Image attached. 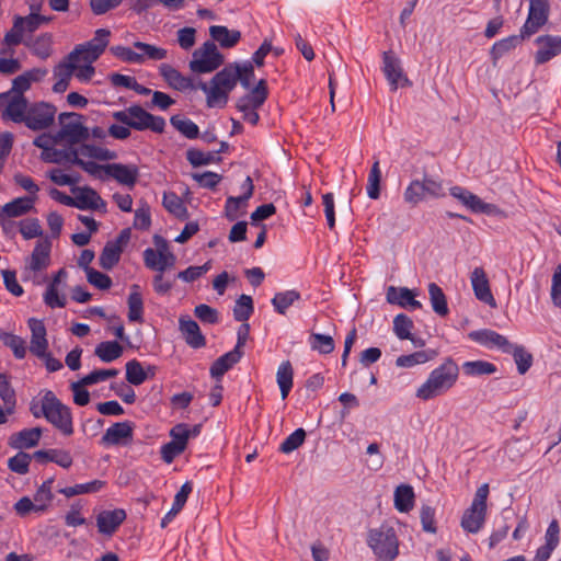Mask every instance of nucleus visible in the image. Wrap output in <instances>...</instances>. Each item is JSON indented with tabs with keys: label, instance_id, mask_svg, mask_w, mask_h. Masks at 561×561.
I'll return each mask as SVG.
<instances>
[{
	"label": "nucleus",
	"instance_id": "obj_2",
	"mask_svg": "<svg viewBox=\"0 0 561 561\" xmlns=\"http://www.w3.org/2000/svg\"><path fill=\"white\" fill-rule=\"evenodd\" d=\"M254 80V69L252 64L238 62L229 64L218 71L211 80L198 82V88L206 94V103L208 107H225L229 93L234 89L238 81L245 89H249Z\"/></svg>",
	"mask_w": 561,
	"mask_h": 561
},
{
	"label": "nucleus",
	"instance_id": "obj_37",
	"mask_svg": "<svg viewBox=\"0 0 561 561\" xmlns=\"http://www.w3.org/2000/svg\"><path fill=\"white\" fill-rule=\"evenodd\" d=\"M35 197H18L2 207L8 217H20L27 214L34 207Z\"/></svg>",
	"mask_w": 561,
	"mask_h": 561
},
{
	"label": "nucleus",
	"instance_id": "obj_17",
	"mask_svg": "<svg viewBox=\"0 0 561 561\" xmlns=\"http://www.w3.org/2000/svg\"><path fill=\"white\" fill-rule=\"evenodd\" d=\"M134 423L130 421L117 422L110 426L101 438L104 446H126L131 443Z\"/></svg>",
	"mask_w": 561,
	"mask_h": 561
},
{
	"label": "nucleus",
	"instance_id": "obj_47",
	"mask_svg": "<svg viewBox=\"0 0 561 561\" xmlns=\"http://www.w3.org/2000/svg\"><path fill=\"white\" fill-rule=\"evenodd\" d=\"M428 294L433 310L440 317L447 316L449 310L442 288L437 284L431 283L428 285Z\"/></svg>",
	"mask_w": 561,
	"mask_h": 561
},
{
	"label": "nucleus",
	"instance_id": "obj_21",
	"mask_svg": "<svg viewBox=\"0 0 561 561\" xmlns=\"http://www.w3.org/2000/svg\"><path fill=\"white\" fill-rule=\"evenodd\" d=\"M100 167V171L103 170L108 176L116 180L119 184L126 185L130 188L135 186L139 175L137 167L131 164L111 163Z\"/></svg>",
	"mask_w": 561,
	"mask_h": 561
},
{
	"label": "nucleus",
	"instance_id": "obj_3",
	"mask_svg": "<svg viewBox=\"0 0 561 561\" xmlns=\"http://www.w3.org/2000/svg\"><path fill=\"white\" fill-rule=\"evenodd\" d=\"M459 367L448 357L438 367L433 369L427 379L416 389V398L428 401L449 391L457 382Z\"/></svg>",
	"mask_w": 561,
	"mask_h": 561
},
{
	"label": "nucleus",
	"instance_id": "obj_60",
	"mask_svg": "<svg viewBox=\"0 0 561 561\" xmlns=\"http://www.w3.org/2000/svg\"><path fill=\"white\" fill-rule=\"evenodd\" d=\"M147 379V374L142 365L137 359H131L126 364V380L135 386H139Z\"/></svg>",
	"mask_w": 561,
	"mask_h": 561
},
{
	"label": "nucleus",
	"instance_id": "obj_54",
	"mask_svg": "<svg viewBox=\"0 0 561 561\" xmlns=\"http://www.w3.org/2000/svg\"><path fill=\"white\" fill-rule=\"evenodd\" d=\"M309 345L311 350L320 354H330L335 347L333 337L321 333H311L309 336Z\"/></svg>",
	"mask_w": 561,
	"mask_h": 561
},
{
	"label": "nucleus",
	"instance_id": "obj_14",
	"mask_svg": "<svg viewBox=\"0 0 561 561\" xmlns=\"http://www.w3.org/2000/svg\"><path fill=\"white\" fill-rule=\"evenodd\" d=\"M549 11L548 0H529L528 16L520 28L522 36L530 37L536 34L548 22Z\"/></svg>",
	"mask_w": 561,
	"mask_h": 561
},
{
	"label": "nucleus",
	"instance_id": "obj_1",
	"mask_svg": "<svg viewBox=\"0 0 561 561\" xmlns=\"http://www.w3.org/2000/svg\"><path fill=\"white\" fill-rule=\"evenodd\" d=\"M42 149L41 158L48 163H73L91 175L100 172V164L93 160L107 161L116 158V153L102 146L89 142H34Z\"/></svg>",
	"mask_w": 561,
	"mask_h": 561
},
{
	"label": "nucleus",
	"instance_id": "obj_13",
	"mask_svg": "<svg viewBox=\"0 0 561 561\" xmlns=\"http://www.w3.org/2000/svg\"><path fill=\"white\" fill-rule=\"evenodd\" d=\"M57 108L55 105L46 102H35L30 104L23 124L31 130L41 131L48 129L55 123Z\"/></svg>",
	"mask_w": 561,
	"mask_h": 561
},
{
	"label": "nucleus",
	"instance_id": "obj_55",
	"mask_svg": "<svg viewBox=\"0 0 561 561\" xmlns=\"http://www.w3.org/2000/svg\"><path fill=\"white\" fill-rule=\"evenodd\" d=\"M253 300L248 295H241L233 307V318L237 321L245 322L253 313Z\"/></svg>",
	"mask_w": 561,
	"mask_h": 561
},
{
	"label": "nucleus",
	"instance_id": "obj_64",
	"mask_svg": "<svg viewBox=\"0 0 561 561\" xmlns=\"http://www.w3.org/2000/svg\"><path fill=\"white\" fill-rule=\"evenodd\" d=\"M306 438V432L304 428H297L285 440L280 444L279 450L284 454H289L300 447Z\"/></svg>",
	"mask_w": 561,
	"mask_h": 561
},
{
	"label": "nucleus",
	"instance_id": "obj_46",
	"mask_svg": "<svg viewBox=\"0 0 561 561\" xmlns=\"http://www.w3.org/2000/svg\"><path fill=\"white\" fill-rule=\"evenodd\" d=\"M32 53L41 59H47L53 51V37L50 34H42L31 43H25Z\"/></svg>",
	"mask_w": 561,
	"mask_h": 561
},
{
	"label": "nucleus",
	"instance_id": "obj_51",
	"mask_svg": "<svg viewBox=\"0 0 561 561\" xmlns=\"http://www.w3.org/2000/svg\"><path fill=\"white\" fill-rule=\"evenodd\" d=\"M248 191L249 192L243 193L241 196H229L227 198L225 215L230 221L236 220L238 218L239 210L247 207V202L251 198V190L249 188Z\"/></svg>",
	"mask_w": 561,
	"mask_h": 561
},
{
	"label": "nucleus",
	"instance_id": "obj_8",
	"mask_svg": "<svg viewBox=\"0 0 561 561\" xmlns=\"http://www.w3.org/2000/svg\"><path fill=\"white\" fill-rule=\"evenodd\" d=\"M222 64L224 55L213 41H207L193 53L190 69L195 73H209Z\"/></svg>",
	"mask_w": 561,
	"mask_h": 561
},
{
	"label": "nucleus",
	"instance_id": "obj_20",
	"mask_svg": "<svg viewBox=\"0 0 561 561\" xmlns=\"http://www.w3.org/2000/svg\"><path fill=\"white\" fill-rule=\"evenodd\" d=\"M179 330L186 344L192 348L197 350L206 345V337L202 333L198 323L188 316L179 318Z\"/></svg>",
	"mask_w": 561,
	"mask_h": 561
},
{
	"label": "nucleus",
	"instance_id": "obj_11",
	"mask_svg": "<svg viewBox=\"0 0 561 561\" xmlns=\"http://www.w3.org/2000/svg\"><path fill=\"white\" fill-rule=\"evenodd\" d=\"M59 140H87L88 118L76 112L58 115Z\"/></svg>",
	"mask_w": 561,
	"mask_h": 561
},
{
	"label": "nucleus",
	"instance_id": "obj_15",
	"mask_svg": "<svg viewBox=\"0 0 561 561\" xmlns=\"http://www.w3.org/2000/svg\"><path fill=\"white\" fill-rule=\"evenodd\" d=\"M4 107L1 117L4 121L23 123L30 104L25 96L0 93V107Z\"/></svg>",
	"mask_w": 561,
	"mask_h": 561
},
{
	"label": "nucleus",
	"instance_id": "obj_30",
	"mask_svg": "<svg viewBox=\"0 0 561 561\" xmlns=\"http://www.w3.org/2000/svg\"><path fill=\"white\" fill-rule=\"evenodd\" d=\"M126 519V513L122 508L103 511L96 517L99 531L104 535H112Z\"/></svg>",
	"mask_w": 561,
	"mask_h": 561
},
{
	"label": "nucleus",
	"instance_id": "obj_25",
	"mask_svg": "<svg viewBox=\"0 0 561 561\" xmlns=\"http://www.w3.org/2000/svg\"><path fill=\"white\" fill-rule=\"evenodd\" d=\"M160 75L164 81L178 91H186L199 89L198 84L195 85L193 80L188 77L183 76L179 70L168 64H161L159 67Z\"/></svg>",
	"mask_w": 561,
	"mask_h": 561
},
{
	"label": "nucleus",
	"instance_id": "obj_42",
	"mask_svg": "<svg viewBox=\"0 0 561 561\" xmlns=\"http://www.w3.org/2000/svg\"><path fill=\"white\" fill-rule=\"evenodd\" d=\"M525 38L526 37H523L520 32L519 35H511L506 38L495 42L491 48L492 59L496 61L505 54L517 47Z\"/></svg>",
	"mask_w": 561,
	"mask_h": 561
},
{
	"label": "nucleus",
	"instance_id": "obj_24",
	"mask_svg": "<svg viewBox=\"0 0 561 561\" xmlns=\"http://www.w3.org/2000/svg\"><path fill=\"white\" fill-rule=\"evenodd\" d=\"M31 330V345L30 351L35 356H45L48 348V341L46 339V328L42 320L31 318L27 321Z\"/></svg>",
	"mask_w": 561,
	"mask_h": 561
},
{
	"label": "nucleus",
	"instance_id": "obj_12",
	"mask_svg": "<svg viewBox=\"0 0 561 561\" xmlns=\"http://www.w3.org/2000/svg\"><path fill=\"white\" fill-rule=\"evenodd\" d=\"M154 242L157 249L148 248L144 251V262L149 270L164 273L174 267L176 256L169 250L168 242L156 236Z\"/></svg>",
	"mask_w": 561,
	"mask_h": 561
},
{
	"label": "nucleus",
	"instance_id": "obj_7",
	"mask_svg": "<svg viewBox=\"0 0 561 561\" xmlns=\"http://www.w3.org/2000/svg\"><path fill=\"white\" fill-rule=\"evenodd\" d=\"M51 241L48 238L39 239L31 255L25 259L23 268V279H31L35 284H41L38 273L45 271L50 265Z\"/></svg>",
	"mask_w": 561,
	"mask_h": 561
},
{
	"label": "nucleus",
	"instance_id": "obj_27",
	"mask_svg": "<svg viewBox=\"0 0 561 561\" xmlns=\"http://www.w3.org/2000/svg\"><path fill=\"white\" fill-rule=\"evenodd\" d=\"M268 95L265 80H260L257 84L245 95L237 101L238 110L260 108Z\"/></svg>",
	"mask_w": 561,
	"mask_h": 561
},
{
	"label": "nucleus",
	"instance_id": "obj_40",
	"mask_svg": "<svg viewBox=\"0 0 561 561\" xmlns=\"http://www.w3.org/2000/svg\"><path fill=\"white\" fill-rule=\"evenodd\" d=\"M436 356L435 351H417L409 355H401L396 359V365L402 368H411L425 364Z\"/></svg>",
	"mask_w": 561,
	"mask_h": 561
},
{
	"label": "nucleus",
	"instance_id": "obj_45",
	"mask_svg": "<svg viewBox=\"0 0 561 561\" xmlns=\"http://www.w3.org/2000/svg\"><path fill=\"white\" fill-rule=\"evenodd\" d=\"M293 366L289 360L283 362L276 374L277 383L280 389L282 399H286L293 387Z\"/></svg>",
	"mask_w": 561,
	"mask_h": 561
},
{
	"label": "nucleus",
	"instance_id": "obj_59",
	"mask_svg": "<svg viewBox=\"0 0 561 561\" xmlns=\"http://www.w3.org/2000/svg\"><path fill=\"white\" fill-rule=\"evenodd\" d=\"M413 328V321L405 314L400 313L393 320V331L400 340L413 341L411 330Z\"/></svg>",
	"mask_w": 561,
	"mask_h": 561
},
{
	"label": "nucleus",
	"instance_id": "obj_53",
	"mask_svg": "<svg viewBox=\"0 0 561 561\" xmlns=\"http://www.w3.org/2000/svg\"><path fill=\"white\" fill-rule=\"evenodd\" d=\"M463 374L467 376L492 375L496 371L494 364L485 360L465 362L462 364Z\"/></svg>",
	"mask_w": 561,
	"mask_h": 561
},
{
	"label": "nucleus",
	"instance_id": "obj_50",
	"mask_svg": "<svg viewBox=\"0 0 561 561\" xmlns=\"http://www.w3.org/2000/svg\"><path fill=\"white\" fill-rule=\"evenodd\" d=\"M0 398L7 407V413L12 414L16 404V396L7 374H0Z\"/></svg>",
	"mask_w": 561,
	"mask_h": 561
},
{
	"label": "nucleus",
	"instance_id": "obj_16",
	"mask_svg": "<svg viewBox=\"0 0 561 561\" xmlns=\"http://www.w3.org/2000/svg\"><path fill=\"white\" fill-rule=\"evenodd\" d=\"M382 61V71L392 91H396L399 87H410L412 84L403 72L401 60L392 50L383 51Z\"/></svg>",
	"mask_w": 561,
	"mask_h": 561
},
{
	"label": "nucleus",
	"instance_id": "obj_5",
	"mask_svg": "<svg viewBox=\"0 0 561 561\" xmlns=\"http://www.w3.org/2000/svg\"><path fill=\"white\" fill-rule=\"evenodd\" d=\"M113 117L122 124L137 130L150 129L154 133H162L165 126L164 118L148 113L139 105L127 107L113 113Z\"/></svg>",
	"mask_w": 561,
	"mask_h": 561
},
{
	"label": "nucleus",
	"instance_id": "obj_52",
	"mask_svg": "<svg viewBox=\"0 0 561 561\" xmlns=\"http://www.w3.org/2000/svg\"><path fill=\"white\" fill-rule=\"evenodd\" d=\"M514 357L517 370L520 375L526 374L533 365V355L523 345L511 344V353Z\"/></svg>",
	"mask_w": 561,
	"mask_h": 561
},
{
	"label": "nucleus",
	"instance_id": "obj_33",
	"mask_svg": "<svg viewBox=\"0 0 561 561\" xmlns=\"http://www.w3.org/2000/svg\"><path fill=\"white\" fill-rule=\"evenodd\" d=\"M243 352L232 350L218 357L210 366V375L216 379H220L233 365L242 357Z\"/></svg>",
	"mask_w": 561,
	"mask_h": 561
},
{
	"label": "nucleus",
	"instance_id": "obj_19",
	"mask_svg": "<svg viewBox=\"0 0 561 561\" xmlns=\"http://www.w3.org/2000/svg\"><path fill=\"white\" fill-rule=\"evenodd\" d=\"M73 205L78 209H92L106 211V203L102 197L89 186L72 188Z\"/></svg>",
	"mask_w": 561,
	"mask_h": 561
},
{
	"label": "nucleus",
	"instance_id": "obj_62",
	"mask_svg": "<svg viewBox=\"0 0 561 561\" xmlns=\"http://www.w3.org/2000/svg\"><path fill=\"white\" fill-rule=\"evenodd\" d=\"M31 460V455L20 450L15 456L8 460V467L11 471L18 474H26L28 472Z\"/></svg>",
	"mask_w": 561,
	"mask_h": 561
},
{
	"label": "nucleus",
	"instance_id": "obj_57",
	"mask_svg": "<svg viewBox=\"0 0 561 561\" xmlns=\"http://www.w3.org/2000/svg\"><path fill=\"white\" fill-rule=\"evenodd\" d=\"M381 171L379 160L376 159L368 174L367 195L371 199H377L380 195Z\"/></svg>",
	"mask_w": 561,
	"mask_h": 561
},
{
	"label": "nucleus",
	"instance_id": "obj_29",
	"mask_svg": "<svg viewBox=\"0 0 561 561\" xmlns=\"http://www.w3.org/2000/svg\"><path fill=\"white\" fill-rule=\"evenodd\" d=\"M43 431L41 427L24 428L9 438V445L19 450L33 448L38 445Z\"/></svg>",
	"mask_w": 561,
	"mask_h": 561
},
{
	"label": "nucleus",
	"instance_id": "obj_6",
	"mask_svg": "<svg viewBox=\"0 0 561 561\" xmlns=\"http://www.w3.org/2000/svg\"><path fill=\"white\" fill-rule=\"evenodd\" d=\"M367 541L378 561H393L399 554V540L391 527L370 530Z\"/></svg>",
	"mask_w": 561,
	"mask_h": 561
},
{
	"label": "nucleus",
	"instance_id": "obj_43",
	"mask_svg": "<svg viewBox=\"0 0 561 561\" xmlns=\"http://www.w3.org/2000/svg\"><path fill=\"white\" fill-rule=\"evenodd\" d=\"M171 125L181 133V135L188 139H195L199 135L198 126L185 117L184 115L176 114L173 115L170 119Z\"/></svg>",
	"mask_w": 561,
	"mask_h": 561
},
{
	"label": "nucleus",
	"instance_id": "obj_48",
	"mask_svg": "<svg viewBox=\"0 0 561 561\" xmlns=\"http://www.w3.org/2000/svg\"><path fill=\"white\" fill-rule=\"evenodd\" d=\"M105 482L102 480H93L87 483L76 484L73 486H66L59 490V493L64 494L67 497H72L79 494H88L99 492Z\"/></svg>",
	"mask_w": 561,
	"mask_h": 561
},
{
	"label": "nucleus",
	"instance_id": "obj_35",
	"mask_svg": "<svg viewBox=\"0 0 561 561\" xmlns=\"http://www.w3.org/2000/svg\"><path fill=\"white\" fill-rule=\"evenodd\" d=\"M414 491L409 484H401L394 490V507L400 513H408L414 506Z\"/></svg>",
	"mask_w": 561,
	"mask_h": 561
},
{
	"label": "nucleus",
	"instance_id": "obj_39",
	"mask_svg": "<svg viewBox=\"0 0 561 561\" xmlns=\"http://www.w3.org/2000/svg\"><path fill=\"white\" fill-rule=\"evenodd\" d=\"M300 293L290 289L285 291L276 293L272 299V305L276 312L279 314H286L289 307H291L296 301L300 300Z\"/></svg>",
	"mask_w": 561,
	"mask_h": 561
},
{
	"label": "nucleus",
	"instance_id": "obj_28",
	"mask_svg": "<svg viewBox=\"0 0 561 561\" xmlns=\"http://www.w3.org/2000/svg\"><path fill=\"white\" fill-rule=\"evenodd\" d=\"M470 337L486 347H496L504 353H511V342L502 334L492 330H480L470 333Z\"/></svg>",
	"mask_w": 561,
	"mask_h": 561
},
{
	"label": "nucleus",
	"instance_id": "obj_49",
	"mask_svg": "<svg viewBox=\"0 0 561 561\" xmlns=\"http://www.w3.org/2000/svg\"><path fill=\"white\" fill-rule=\"evenodd\" d=\"M0 340L3 343V345L9 347L13 352L15 358L23 359L25 357L26 343L21 336L9 332H1Z\"/></svg>",
	"mask_w": 561,
	"mask_h": 561
},
{
	"label": "nucleus",
	"instance_id": "obj_32",
	"mask_svg": "<svg viewBox=\"0 0 561 561\" xmlns=\"http://www.w3.org/2000/svg\"><path fill=\"white\" fill-rule=\"evenodd\" d=\"M209 35L218 42L222 48H232L241 39V32L237 30H229L222 25H213L209 27Z\"/></svg>",
	"mask_w": 561,
	"mask_h": 561
},
{
	"label": "nucleus",
	"instance_id": "obj_10",
	"mask_svg": "<svg viewBox=\"0 0 561 561\" xmlns=\"http://www.w3.org/2000/svg\"><path fill=\"white\" fill-rule=\"evenodd\" d=\"M445 196L440 181L424 176L422 181L413 180L404 191L403 197L408 204L417 205L427 197L438 198Z\"/></svg>",
	"mask_w": 561,
	"mask_h": 561
},
{
	"label": "nucleus",
	"instance_id": "obj_36",
	"mask_svg": "<svg viewBox=\"0 0 561 561\" xmlns=\"http://www.w3.org/2000/svg\"><path fill=\"white\" fill-rule=\"evenodd\" d=\"M100 57L101 55L84 43L76 45L68 54V60L72 61L76 67L79 66V64L93 65Z\"/></svg>",
	"mask_w": 561,
	"mask_h": 561
},
{
	"label": "nucleus",
	"instance_id": "obj_18",
	"mask_svg": "<svg viewBox=\"0 0 561 561\" xmlns=\"http://www.w3.org/2000/svg\"><path fill=\"white\" fill-rule=\"evenodd\" d=\"M538 46L535 53V62L543 65L561 54V36L541 35L535 41Z\"/></svg>",
	"mask_w": 561,
	"mask_h": 561
},
{
	"label": "nucleus",
	"instance_id": "obj_41",
	"mask_svg": "<svg viewBox=\"0 0 561 561\" xmlns=\"http://www.w3.org/2000/svg\"><path fill=\"white\" fill-rule=\"evenodd\" d=\"M123 346L116 341L101 342L96 345L94 354L104 363H111L123 354Z\"/></svg>",
	"mask_w": 561,
	"mask_h": 561
},
{
	"label": "nucleus",
	"instance_id": "obj_31",
	"mask_svg": "<svg viewBox=\"0 0 561 561\" xmlns=\"http://www.w3.org/2000/svg\"><path fill=\"white\" fill-rule=\"evenodd\" d=\"M387 301L392 305H399L400 307L411 309H420L422 304L419 300L414 299V294L411 289L407 287H402L397 289L393 286H390L387 290Z\"/></svg>",
	"mask_w": 561,
	"mask_h": 561
},
{
	"label": "nucleus",
	"instance_id": "obj_23",
	"mask_svg": "<svg viewBox=\"0 0 561 561\" xmlns=\"http://www.w3.org/2000/svg\"><path fill=\"white\" fill-rule=\"evenodd\" d=\"M470 280L477 299L490 307H495L496 302L491 293L485 271L482 267H476L471 273Z\"/></svg>",
	"mask_w": 561,
	"mask_h": 561
},
{
	"label": "nucleus",
	"instance_id": "obj_56",
	"mask_svg": "<svg viewBox=\"0 0 561 561\" xmlns=\"http://www.w3.org/2000/svg\"><path fill=\"white\" fill-rule=\"evenodd\" d=\"M122 249L107 242L100 254L99 263L104 270H112L119 261Z\"/></svg>",
	"mask_w": 561,
	"mask_h": 561
},
{
	"label": "nucleus",
	"instance_id": "obj_61",
	"mask_svg": "<svg viewBox=\"0 0 561 561\" xmlns=\"http://www.w3.org/2000/svg\"><path fill=\"white\" fill-rule=\"evenodd\" d=\"M111 31L107 28H98L92 39L85 42L87 46L102 55L108 46Z\"/></svg>",
	"mask_w": 561,
	"mask_h": 561
},
{
	"label": "nucleus",
	"instance_id": "obj_63",
	"mask_svg": "<svg viewBox=\"0 0 561 561\" xmlns=\"http://www.w3.org/2000/svg\"><path fill=\"white\" fill-rule=\"evenodd\" d=\"M51 390H44L41 399L33 398L30 402V412L35 419L45 417L50 400Z\"/></svg>",
	"mask_w": 561,
	"mask_h": 561
},
{
	"label": "nucleus",
	"instance_id": "obj_26",
	"mask_svg": "<svg viewBox=\"0 0 561 561\" xmlns=\"http://www.w3.org/2000/svg\"><path fill=\"white\" fill-rule=\"evenodd\" d=\"M560 541V527L557 519H552L545 534V545L540 546L534 561H547Z\"/></svg>",
	"mask_w": 561,
	"mask_h": 561
},
{
	"label": "nucleus",
	"instance_id": "obj_44",
	"mask_svg": "<svg viewBox=\"0 0 561 561\" xmlns=\"http://www.w3.org/2000/svg\"><path fill=\"white\" fill-rule=\"evenodd\" d=\"M163 207L172 215L180 219L187 218V208L182 201L174 192H165L163 194L162 199Z\"/></svg>",
	"mask_w": 561,
	"mask_h": 561
},
{
	"label": "nucleus",
	"instance_id": "obj_4",
	"mask_svg": "<svg viewBox=\"0 0 561 561\" xmlns=\"http://www.w3.org/2000/svg\"><path fill=\"white\" fill-rule=\"evenodd\" d=\"M489 493L488 483H483L477 489L470 506L465 510L461 516L460 526L465 531L478 534L483 528L486 519Z\"/></svg>",
	"mask_w": 561,
	"mask_h": 561
},
{
	"label": "nucleus",
	"instance_id": "obj_9",
	"mask_svg": "<svg viewBox=\"0 0 561 561\" xmlns=\"http://www.w3.org/2000/svg\"><path fill=\"white\" fill-rule=\"evenodd\" d=\"M45 420L64 436H71L75 432L71 409L64 404L53 391Z\"/></svg>",
	"mask_w": 561,
	"mask_h": 561
},
{
	"label": "nucleus",
	"instance_id": "obj_58",
	"mask_svg": "<svg viewBox=\"0 0 561 561\" xmlns=\"http://www.w3.org/2000/svg\"><path fill=\"white\" fill-rule=\"evenodd\" d=\"M134 47L139 50L138 54L142 55V62L146 58L151 60H162L168 55L167 49L142 42H135Z\"/></svg>",
	"mask_w": 561,
	"mask_h": 561
},
{
	"label": "nucleus",
	"instance_id": "obj_34",
	"mask_svg": "<svg viewBox=\"0 0 561 561\" xmlns=\"http://www.w3.org/2000/svg\"><path fill=\"white\" fill-rule=\"evenodd\" d=\"M128 320L131 322H142L144 314V301L140 294L139 285L134 284L130 287V294L128 296Z\"/></svg>",
	"mask_w": 561,
	"mask_h": 561
},
{
	"label": "nucleus",
	"instance_id": "obj_38",
	"mask_svg": "<svg viewBox=\"0 0 561 561\" xmlns=\"http://www.w3.org/2000/svg\"><path fill=\"white\" fill-rule=\"evenodd\" d=\"M227 147V142H221V148L217 152H204L198 149H188L186 152V159L193 167L207 165L213 162L219 161L217 157L218 152H224Z\"/></svg>",
	"mask_w": 561,
	"mask_h": 561
},
{
	"label": "nucleus",
	"instance_id": "obj_22",
	"mask_svg": "<svg viewBox=\"0 0 561 561\" xmlns=\"http://www.w3.org/2000/svg\"><path fill=\"white\" fill-rule=\"evenodd\" d=\"M450 195L473 213L492 214L495 209L494 205L484 203L479 196L461 186L451 187Z\"/></svg>",
	"mask_w": 561,
	"mask_h": 561
}]
</instances>
